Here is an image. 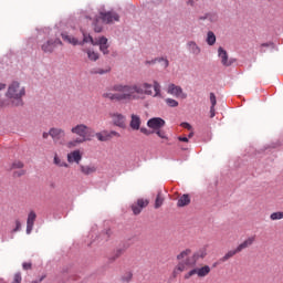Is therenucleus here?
<instances>
[{"instance_id": "obj_1", "label": "nucleus", "mask_w": 283, "mask_h": 283, "mask_svg": "<svg viewBox=\"0 0 283 283\" xmlns=\"http://www.w3.org/2000/svg\"><path fill=\"white\" fill-rule=\"evenodd\" d=\"M207 252L205 250H200L191 255V249H186L181 251L177 255L178 264L175 266L172 271L174 277H178L180 273H185V271H189L184 275L185 280H191L193 275L197 277H207L211 273V268L209 265H203L201 268H196L198 264L199 258L202 260L206 258Z\"/></svg>"}, {"instance_id": "obj_2", "label": "nucleus", "mask_w": 283, "mask_h": 283, "mask_svg": "<svg viewBox=\"0 0 283 283\" xmlns=\"http://www.w3.org/2000/svg\"><path fill=\"white\" fill-rule=\"evenodd\" d=\"M103 98H108V101H115L116 103L138 101L136 84H114L111 91L103 94Z\"/></svg>"}, {"instance_id": "obj_3", "label": "nucleus", "mask_w": 283, "mask_h": 283, "mask_svg": "<svg viewBox=\"0 0 283 283\" xmlns=\"http://www.w3.org/2000/svg\"><path fill=\"white\" fill-rule=\"evenodd\" d=\"M71 133L78 136V138L69 142V148L76 147V145H83V143H87L94 138V130L85 124L75 125L71 128Z\"/></svg>"}, {"instance_id": "obj_4", "label": "nucleus", "mask_w": 283, "mask_h": 283, "mask_svg": "<svg viewBox=\"0 0 283 283\" xmlns=\"http://www.w3.org/2000/svg\"><path fill=\"white\" fill-rule=\"evenodd\" d=\"M6 96L10 101L9 104L11 103L13 107H21L23 105V96H25V86L13 81L8 85Z\"/></svg>"}, {"instance_id": "obj_5", "label": "nucleus", "mask_w": 283, "mask_h": 283, "mask_svg": "<svg viewBox=\"0 0 283 283\" xmlns=\"http://www.w3.org/2000/svg\"><path fill=\"white\" fill-rule=\"evenodd\" d=\"M138 101L145 98V96H154V98L160 97V83L154 81L153 84L143 82L136 84Z\"/></svg>"}, {"instance_id": "obj_6", "label": "nucleus", "mask_w": 283, "mask_h": 283, "mask_svg": "<svg viewBox=\"0 0 283 283\" xmlns=\"http://www.w3.org/2000/svg\"><path fill=\"white\" fill-rule=\"evenodd\" d=\"M120 17L114 12H101L99 18H96L94 22V31L95 32H103V25L98 24L99 21L103 23H114V21H119Z\"/></svg>"}, {"instance_id": "obj_7", "label": "nucleus", "mask_w": 283, "mask_h": 283, "mask_svg": "<svg viewBox=\"0 0 283 283\" xmlns=\"http://www.w3.org/2000/svg\"><path fill=\"white\" fill-rule=\"evenodd\" d=\"M92 43V45H99L101 52L103 54H109V44H107V38L101 36L94 41V39L91 35H84L83 43Z\"/></svg>"}, {"instance_id": "obj_8", "label": "nucleus", "mask_w": 283, "mask_h": 283, "mask_svg": "<svg viewBox=\"0 0 283 283\" xmlns=\"http://www.w3.org/2000/svg\"><path fill=\"white\" fill-rule=\"evenodd\" d=\"M49 134L55 145H65V129L53 127Z\"/></svg>"}, {"instance_id": "obj_9", "label": "nucleus", "mask_w": 283, "mask_h": 283, "mask_svg": "<svg viewBox=\"0 0 283 283\" xmlns=\"http://www.w3.org/2000/svg\"><path fill=\"white\" fill-rule=\"evenodd\" d=\"M94 136L99 140L101 143H107V140H112V138H120V133L116 130H103L101 133H94Z\"/></svg>"}, {"instance_id": "obj_10", "label": "nucleus", "mask_w": 283, "mask_h": 283, "mask_svg": "<svg viewBox=\"0 0 283 283\" xmlns=\"http://www.w3.org/2000/svg\"><path fill=\"white\" fill-rule=\"evenodd\" d=\"M56 45H63V42L60 39H51L41 45V50L45 54H52L56 49Z\"/></svg>"}, {"instance_id": "obj_11", "label": "nucleus", "mask_w": 283, "mask_h": 283, "mask_svg": "<svg viewBox=\"0 0 283 283\" xmlns=\"http://www.w3.org/2000/svg\"><path fill=\"white\" fill-rule=\"evenodd\" d=\"M109 118L112 119V123L115 125V127H119L120 129H125V127H127L125 124L127 120L125 115L120 113H109Z\"/></svg>"}, {"instance_id": "obj_12", "label": "nucleus", "mask_w": 283, "mask_h": 283, "mask_svg": "<svg viewBox=\"0 0 283 283\" xmlns=\"http://www.w3.org/2000/svg\"><path fill=\"white\" fill-rule=\"evenodd\" d=\"M167 94H170L171 96H176V98H187V93L182 91V87L176 85V84H169L167 88Z\"/></svg>"}, {"instance_id": "obj_13", "label": "nucleus", "mask_w": 283, "mask_h": 283, "mask_svg": "<svg viewBox=\"0 0 283 283\" xmlns=\"http://www.w3.org/2000/svg\"><path fill=\"white\" fill-rule=\"evenodd\" d=\"M164 126H165V119L160 117H153L147 122V127H149V129H154V132L158 129H163Z\"/></svg>"}, {"instance_id": "obj_14", "label": "nucleus", "mask_w": 283, "mask_h": 283, "mask_svg": "<svg viewBox=\"0 0 283 283\" xmlns=\"http://www.w3.org/2000/svg\"><path fill=\"white\" fill-rule=\"evenodd\" d=\"M218 56L221 59V63L224 65V67L233 65V60H229V54L222 46L218 49Z\"/></svg>"}, {"instance_id": "obj_15", "label": "nucleus", "mask_w": 283, "mask_h": 283, "mask_svg": "<svg viewBox=\"0 0 283 283\" xmlns=\"http://www.w3.org/2000/svg\"><path fill=\"white\" fill-rule=\"evenodd\" d=\"M36 221V212L31 211L28 214L27 219V233L30 235L32 233V229H34V222Z\"/></svg>"}, {"instance_id": "obj_16", "label": "nucleus", "mask_w": 283, "mask_h": 283, "mask_svg": "<svg viewBox=\"0 0 283 283\" xmlns=\"http://www.w3.org/2000/svg\"><path fill=\"white\" fill-rule=\"evenodd\" d=\"M143 120L140 119V116L133 114L130 116V123H129V127L130 129H133L134 132H138V129H140V125H142Z\"/></svg>"}, {"instance_id": "obj_17", "label": "nucleus", "mask_w": 283, "mask_h": 283, "mask_svg": "<svg viewBox=\"0 0 283 283\" xmlns=\"http://www.w3.org/2000/svg\"><path fill=\"white\" fill-rule=\"evenodd\" d=\"M83 160V155H81V150H73L67 154V163H76L78 165Z\"/></svg>"}, {"instance_id": "obj_18", "label": "nucleus", "mask_w": 283, "mask_h": 283, "mask_svg": "<svg viewBox=\"0 0 283 283\" xmlns=\"http://www.w3.org/2000/svg\"><path fill=\"white\" fill-rule=\"evenodd\" d=\"M255 242V235L249 237L248 239H245L241 244H239L237 247V251H239L240 253H242V251H244V249H249V247H252V244Z\"/></svg>"}, {"instance_id": "obj_19", "label": "nucleus", "mask_w": 283, "mask_h": 283, "mask_svg": "<svg viewBox=\"0 0 283 283\" xmlns=\"http://www.w3.org/2000/svg\"><path fill=\"white\" fill-rule=\"evenodd\" d=\"M80 170H81V174H83L84 176H90L92 174H96V166H94V165H88V166L80 165Z\"/></svg>"}, {"instance_id": "obj_20", "label": "nucleus", "mask_w": 283, "mask_h": 283, "mask_svg": "<svg viewBox=\"0 0 283 283\" xmlns=\"http://www.w3.org/2000/svg\"><path fill=\"white\" fill-rule=\"evenodd\" d=\"M187 48H188L189 52H191V54H193L195 56H198V54H200V52H202L200 46H198V44L193 41H189L187 43Z\"/></svg>"}, {"instance_id": "obj_21", "label": "nucleus", "mask_w": 283, "mask_h": 283, "mask_svg": "<svg viewBox=\"0 0 283 283\" xmlns=\"http://www.w3.org/2000/svg\"><path fill=\"white\" fill-rule=\"evenodd\" d=\"M191 203V198L189 195H182L177 202V207H187L188 205Z\"/></svg>"}, {"instance_id": "obj_22", "label": "nucleus", "mask_w": 283, "mask_h": 283, "mask_svg": "<svg viewBox=\"0 0 283 283\" xmlns=\"http://www.w3.org/2000/svg\"><path fill=\"white\" fill-rule=\"evenodd\" d=\"M63 41H66V43H70L71 45H78V39L67 34V33H62L61 34Z\"/></svg>"}, {"instance_id": "obj_23", "label": "nucleus", "mask_w": 283, "mask_h": 283, "mask_svg": "<svg viewBox=\"0 0 283 283\" xmlns=\"http://www.w3.org/2000/svg\"><path fill=\"white\" fill-rule=\"evenodd\" d=\"M6 92V84L0 83V96ZM10 105V102L8 99H0V108L1 107H8Z\"/></svg>"}, {"instance_id": "obj_24", "label": "nucleus", "mask_w": 283, "mask_h": 283, "mask_svg": "<svg viewBox=\"0 0 283 283\" xmlns=\"http://www.w3.org/2000/svg\"><path fill=\"white\" fill-rule=\"evenodd\" d=\"M237 253H240V251H238V248L235 250H230L228 251L222 258H221V262H227L229 260H231V258H233V255H237Z\"/></svg>"}, {"instance_id": "obj_25", "label": "nucleus", "mask_w": 283, "mask_h": 283, "mask_svg": "<svg viewBox=\"0 0 283 283\" xmlns=\"http://www.w3.org/2000/svg\"><path fill=\"white\" fill-rule=\"evenodd\" d=\"M151 63L153 64L163 63L161 65L165 70H167V67H169V60H167L165 57H156L155 60H151Z\"/></svg>"}, {"instance_id": "obj_26", "label": "nucleus", "mask_w": 283, "mask_h": 283, "mask_svg": "<svg viewBox=\"0 0 283 283\" xmlns=\"http://www.w3.org/2000/svg\"><path fill=\"white\" fill-rule=\"evenodd\" d=\"M53 164L56 165V167H65V168L70 167V165H67V163H65L61 158H59L57 154L54 155Z\"/></svg>"}, {"instance_id": "obj_27", "label": "nucleus", "mask_w": 283, "mask_h": 283, "mask_svg": "<svg viewBox=\"0 0 283 283\" xmlns=\"http://www.w3.org/2000/svg\"><path fill=\"white\" fill-rule=\"evenodd\" d=\"M207 43L208 45H216V33H213L212 31H209L207 34Z\"/></svg>"}, {"instance_id": "obj_28", "label": "nucleus", "mask_w": 283, "mask_h": 283, "mask_svg": "<svg viewBox=\"0 0 283 283\" xmlns=\"http://www.w3.org/2000/svg\"><path fill=\"white\" fill-rule=\"evenodd\" d=\"M84 52H86L88 61H98V53L94 52L93 50H86Z\"/></svg>"}, {"instance_id": "obj_29", "label": "nucleus", "mask_w": 283, "mask_h": 283, "mask_svg": "<svg viewBox=\"0 0 283 283\" xmlns=\"http://www.w3.org/2000/svg\"><path fill=\"white\" fill-rule=\"evenodd\" d=\"M163 202H165V199L163 198V195H160L159 192L155 200V209H160V207H163Z\"/></svg>"}, {"instance_id": "obj_30", "label": "nucleus", "mask_w": 283, "mask_h": 283, "mask_svg": "<svg viewBox=\"0 0 283 283\" xmlns=\"http://www.w3.org/2000/svg\"><path fill=\"white\" fill-rule=\"evenodd\" d=\"M155 134L159 137V138H163V140H169V137L167 136V132L163 130V129H157V130H154Z\"/></svg>"}, {"instance_id": "obj_31", "label": "nucleus", "mask_w": 283, "mask_h": 283, "mask_svg": "<svg viewBox=\"0 0 283 283\" xmlns=\"http://www.w3.org/2000/svg\"><path fill=\"white\" fill-rule=\"evenodd\" d=\"M270 220H283V211H279V212H273L271 216H270Z\"/></svg>"}, {"instance_id": "obj_32", "label": "nucleus", "mask_w": 283, "mask_h": 283, "mask_svg": "<svg viewBox=\"0 0 283 283\" xmlns=\"http://www.w3.org/2000/svg\"><path fill=\"white\" fill-rule=\"evenodd\" d=\"M136 203H137V207H139L140 209H145V207H148L149 200L138 199Z\"/></svg>"}, {"instance_id": "obj_33", "label": "nucleus", "mask_w": 283, "mask_h": 283, "mask_svg": "<svg viewBox=\"0 0 283 283\" xmlns=\"http://www.w3.org/2000/svg\"><path fill=\"white\" fill-rule=\"evenodd\" d=\"M166 105L168 107H178V101L174 98H166Z\"/></svg>"}, {"instance_id": "obj_34", "label": "nucleus", "mask_w": 283, "mask_h": 283, "mask_svg": "<svg viewBox=\"0 0 283 283\" xmlns=\"http://www.w3.org/2000/svg\"><path fill=\"white\" fill-rule=\"evenodd\" d=\"M132 210L135 216H138L143 211V208H140V206H138L137 203H133Z\"/></svg>"}, {"instance_id": "obj_35", "label": "nucleus", "mask_w": 283, "mask_h": 283, "mask_svg": "<svg viewBox=\"0 0 283 283\" xmlns=\"http://www.w3.org/2000/svg\"><path fill=\"white\" fill-rule=\"evenodd\" d=\"M107 72H109V67H107V69H94L92 71L93 74H107Z\"/></svg>"}, {"instance_id": "obj_36", "label": "nucleus", "mask_w": 283, "mask_h": 283, "mask_svg": "<svg viewBox=\"0 0 283 283\" xmlns=\"http://www.w3.org/2000/svg\"><path fill=\"white\" fill-rule=\"evenodd\" d=\"M123 253H125V249H123V248L116 249L115 254H114L115 260L120 258V255H123Z\"/></svg>"}, {"instance_id": "obj_37", "label": "nucleus", "mask_w": 283, "mask_h": 283, "mask_svg": "<svg viewBox=\"0 0 283 283\" xmlns=\"http://www.w3.org/2000/svg\"><path fill=\"white\" fill-rule=\"evenodd\" d=\"M134 277V274L132 272H127L124 276H123V281L124 282H132V279Z\"/></svg>"}, {"instance_id": "obj_38", "label": "nucleus", "mask_w": 283, "mask_h": 283, "mask_svg": "<svg viewBox=\"0 0 283 283\" xmlns=\"http://www.w3.org/2000/svg\"><path fill=\"white\" fill-rule=\"evenodd\" d=\"M12 169H23V163L22 161H14L12 164Z\"/></svg>"}, {"instance_id": "obj_39", "label": "nucleus", "mask_w": 283, "mask_h": 283, "mask_svg": "<svg viewBox=\"0 0 283 283\" xmlns=\"http://www.w3.org/2000/svg\"><path fill=\"white\" fill-rule=\"evenodd\" d=\"M21 231V221L19 219L15 220V228L12 230V233H17Z\"/></svg>"}, {"instance_id": "obj_40", "label": "nucleus", "mask_w": 283, "mask_h": 283, "mask_svg": "<svg viewBox=\"0 0 283 283\" xmlns=\"http://www.w3.org/2000/svg\"><path fill=\"white\" fill-rule=\"evenodd\" d=\"M210 103H211V107H216L217 105V99H216V94L210 93Z\"/></svg>"}, {"instance_id": "obj_41", "label": "nucleus", "mask_w": 283, "mask_h": 283, "mask_svg": "<svg viewBox=\"0 0 283 283\" xmlns=\"http://www.w3.org/2000/svg\"><path fill=\"white\" fill-rule=\"evenodd\" d=\"M22 269H23L24 271H30V270L32 269V263H31V262H24V263L22 264Z\"/></svg>"}, {"instance_id": "obj_42", "label": "nucleus", "mask_w": 283, "mask_h": 283, "mask_svg": "<svg viewBox=\"0 0 283 283\" xmlns=\"http://www.w3.org/2000/svg\"><path fill=\"white\" fill-rule=\"evenodd\" d=\"M139 132L142 134H145V136H150V134H151V132L149 129H147L146 127L139 128Z\"/></svg>"}, {"instance_id": "obj_43", "label": "nucleus", "mask_w": 283, "mask_h": 283, "mask_svg": "<svg viewBox=\"0 0 283 283\" xmlns=\"http://www.w3.org/2000/svg\"><path fill=\"white\" fill-rule=\"evenodd\" d=\"M181 126L184 127V129H188L189 132H191L192 129V127L187 122L181 123Z\"/></svg>"}, {"instance_id": "obj_44", "label": "nucleus", "mask_w": 283, "mask_h": 283, "mask_svg": "<svg viewBox=\"0 0 283 283\" xmlns=\"http://www.w3.org/2000/svg\"><path fill=\"white\" fill-rule=\"evenodd\" d=\"M216 116V106L210 107V118H213Z\"/></svg>"}, {"instance_id": "obj_45", "label": "nucleus", "mask_w": 283, "mask_h": 283, "mask_svg": "<svg viewBox=\"0 0 283 283\" xmlns=\"http://www.w3.org/2000/svg\"><path fill=\"white\" fill-rule=\"evenodd\" d=\"M178 140H180V143H189L188 137H178Z\"/></svg>"}, {"instance_id": "obj_46", "label": "nucleus", "mask_w": 283, "mask_h": 283, "mask_svg": "<svg viewBox=\"0 0 283 283\" xmlns=\"http://www.w3.org/2000/svg\"><path fill=\"white\" fill-rule=\"evenodd\" d=\"M14 176H18V177L25 176V170H21L19 172H14Z\"/></svg>"}, {"instance_id": "obj_47", "label": "nucleus", "mask_w": 283, "mask_h": 283, "mask_svg": "<svg viewBox=\"0 0 283 283\" xmlns=\"http://www.w3.org/2000/svg\"><path fill=\"white\" fill-rule=\"evenodd\" d=\"M42 138H44V140H46V138H50V133H43Z\"/></svg>"}, {"instance_id": "obj_48", "label": "nucleus", "mask_w": 283, "mask_h": 283, "mask_svg": "<svg viewBox=\"0 0 283 283\" xmlns=\"http://www.w3.org/2000/svg\"><path fill=\"white\" fill-rule=\"evenodd\" d=\"M146 65H154V63H151V61H146Z\"/></svg>"}, {"instance_id": "obj_49", "label": "nucleus", "mask_w": 283, "mask_h": 283, "mask_svg": "<svg viewBox=\"0 0 283 283\" xmlns=\"http://www.w3.org/2000/svg\"><path fill=\"white\" fill-rule=\"evenodd\" d=\"M188 138H193V133H190V134L188 135Z\"/></svg>"}, {"instance_id": "obj_50", "label": "nucleus", "mask_w": 283, "mask_h": 283, "mask_svg": "<svg viewBox=\"0 0 283 283\" xmlns=\"http://www.w3.org/2000/svg\"><path fill=\"white\" fill-rule=\"evenodd\" d=\"M44 277H45V275L41 276L40 280H39V282H41Z\"/></svg>"}, {"instance_id": "obj_51", "label": "nucleus", "mask_w": 283, "mask_h": 283, "mask_svg": "<svg viewBox=\"0 0 283 283\" xmlns=\"http://www.w3.org/2000/svg\"><path fill=\"white\" fill-rule=\"evenodd\" d=\"M263 45V48H269V44H262Z\"/></svg>"}]
</instances>
